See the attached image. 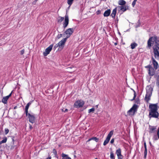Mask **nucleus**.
Here are the masks:
<instances>
[{
  "mask_svg": "<svg viewBox=\"0 0 159 159\" xmlns=\"http://www.w3.org/2000/svg\"><path fill=\"white\" fill-rule=\"evenodd\" d=\"M74 0H68L67 3L70 6L72 3L73 1Z\"/></svg>",
  "mask_w": 159,
  "mask_h": 159,
  "instance_id": "nucleus-29",
  "label": "nucleus"
},
{
  "mask_svg": "<svg viewBox=\"0 0 159 159\" xmlns=\"http://www.w3.org/2000/svg\"><path fill=\"white\" fill-rule=\"evenodd\" d=\"M30 129H32V127L31 126H30Z\"/></svg>",
  "mask_w": 159,
  "mask_h": 159,
  "instance_id": "nucleus-49",
  "label": "nucleus"
},
{
  "mask_svg": "<svg viewBox=\"0 0 159 159\" xmlns=\"http://www.w3.org/2000/svg\"><path fill=\"white\" fill-rule=\"evenodd\" d=\"M113 130H111L108 134L106 140L104 141L103 143V144L104 146L106 145L108 143L111 139V137L113 134Z\"/></svg>",
  "mask_w": 159,
  "mask_h": 159,
  "instance_id": "nucleus-6",
  "label": "nucleus"
},
{
  "mask_svg": "<svg viewBox=\"0 0 159 159\" xmlns=\"http://www.w3.org/2000/svg\"><path fill=\"white\" fill-rule=\"evenodd\" d=\"M149 144H150V145L151 146H152V144L151 143V142H149Z\"/></svg>",
  "mask_w": 159,
  "mask_h": 159,
  "instance_id": "nucleus-50",
  "label": "nucleus"
},
{
  "mask_svg": "<svg viewBox=\"0 0 159 159\" xmlns=\"http://www.w3.org/2000/svg\"><path fill=\"white\" fill-rule=\"evenodd\" d=\"M147 155V149H145L144 152V157L146 158Z\"/></svg>",
  "mask_w": 159,
  "mask_h": 159,
  "instance_id": "nucleus-31",
  "label": "nucleus"
},
{
  "mask_svg": "<svg viewBox=\"0 0 159 159\" xmlns=\"http://www.w3.org/2000/svg\"><path fill=\"white\" fill-rule=\"evenodd\" d=\"M74 157L75 158L76 157V156L75 155H74Z\"/></svg>",
  "mask_w": 159,
  "mask_h": 159,
  "instance_id": "nucleus-53",
  "label": "nucleus"
},
{
  "mask_svg": "<svg viewBox=\"0 0 159 159\" xmlns=\"http://www.w3.org/2000/svg\"><path fill=\"white\" fill-rule=\"evenodd\" d=\"M61 110L62 111H64L65 112H67L68 111V110L67 109H65V110L64 111L63 109H62Z\"/></svg>",
  "mask_w": 159,
  "mask_h": 159,
  "instance_id": "nucleus-46",
  "label": "nucleus"
},
{
  "mask_svg": "<svg viewBox=\"0 0 159 159\" xmlns=\"http://www.w3.org/2000/svg\"><path fill=\"white\" fill-rule=\"evenodd\" d=\"M110 158L111 159H115L114 154L112 151L110 152Z\"/></svg>",
  "mask_w": 159,
  "mask_h": 159,
  "instance_id": "nucleus-28",
  "label": "nucleus"
},
{
  "mask_svg": "<svg viewBox=\"0 0 159 159\" xmlns=\"http://www.w3.org/2000/svg\"><path fill=\"white\" fill-rule=\"evenodd\" d=\"M157 138L156 135H154L153 137V139L154 140H157Z\"/></svg>",
  "mask_w": 159,
  "mask_h": 159,
  "instance_id": "nucleus-40",
  "label": "nucleus"
},
{
  "mask_svg": "<svg viewBox=\"0 0 159 159\" xmlns=\"http://www.w3.org/2000/svg\"><path fill=\"white\" fill-rule=\"evenodd\" d=\"M11 92L9 95L6 96V97H4L2 100V102L4 103V104H7V101L9 98L10 97H11V95L12 94Z\"/></svg>",
  "mask_w": 159,
  "mask_h": 159,
  "instance_id": "nucleus-15",
  "label": "nucleus"
},
{
  "mask_svg": "<svg viewBox=\"0 0 159 159\" xmlns=\"http://www.w3.org/2000/svg\"><path fill=\"white\" fill-rule=\"evenodd\" d=\"M5 133L6 134H7L9 131V130L8 129H5Z\"/></svg>",
  "mask_w": 159,
  "mask_h": 159,
  "instance_id": "nucleus-34",
  "label": "nucleus"
},
{
  "mask_svg": "<svg viewBox=\"0 0 159 159\" xmlns=\"http://www.w3.org/2000/svg\"><path fill=\"white\" fill-rule=\"evenodd\" d=\"M137 45L138 44L135 43H132L130 45L131 48L132 49H134Z\"/></svg>",
  "mask_w": 159,
  "mask_h": 159,
  "instance_id": "nucleus-25",
  "label": "nucleus"
},
{
  "mask_svg": "<svg viewBox=\"0 0 159 159\" xmlns=\"http://www.w3.org/2000/svg\"><path fill=\"white\" fill-rule=\"evenodd\" d=\"M137 105L136 104H134L132 107L128 111L127 113L129 114V115H134L137 111Z\"/></svg>",
  "mask_w": 159,
  "mask_h": 159,
  "instance_id": "nucleus-4",
  "label": "nucleus"
},
{
  "mask_svg": "<svg viewBox=\"0 0 159 159\" xmlns=\"http://www.w3.org/2000/svg\"><path fill=\"white\" fill-rule=\"evenodd\" d=\"M144 147L145 149H147V146H146V142H144Z\"/></svg>",
  "mask_w": 159,
  "mask_h": 159,
  "instance_id": "nucleus-47",
  "label": "nucleus"
},
{
  "mask_svg": "<svg viewBox=\"0 0 159 159\" xmlns=\"http://www.w3.org/2000/svg\"><path fill=\"white\" fill-rule=\"evenodd\" d=\"M52 47L53 45L51 44L46 49L45 52H44L43 53L44 56H46L49 54L52 50Z\"/></svg>",
  "mask_w": 159,
  "mask_h": 159,
  "instance_id": "nucleus-13",
  "label": "nucleus"
},
{
  "mask_svg": "<svg viewBox=\"0 0 159 159\" xmlns=\"http://www.w3.org/2000/svg\"><path fill=\"white\" fill-rule=\"evenodd\" d=\"M117 157L118 159H123V157L122 155L118 156Z\"/></svg>",
  "mask_w": 159,
  "mask_h": 159,
  "instance_id": "nucleus-36",
  "label": "nucleus"
},
{
  "mask_svg": "<svg viewBox=\"0 0 159 159\" xmlns=\"http://www.w3.org/2000/svg\"><path fill=\"white\" fill-rule=\"evenodd\" d=\"M154 42L155 43V47L159 44V40H158L157 36L152 37L149 39L148 41V47L150 48Z\"/></svg>",
  "mask_w": 159,
  "mask_h": 159,
  "instance_id": "nucleus-1",
  "label": "nucleus"
},
{
  "mask_svg": "<svg viewBox=\"0 0 159 159\" xmlns=\"http://www.w3.org/2000/svg\"><path fill=\"white\" fill-rule=\"evenodd\" d=\"M69 21L68 16L66 13L65 16V20L63 24V27L64 28H65L69 24Z\"/></svg>",
  "mask_w": 159,
  "mask_h": 159,
  "instance_id": "nucleus-12",
  "label": "nucleus"
},
{
  "mask_svg": "<svg viewBox=\"0 0 159 159\" xmlns=\"http://www.w3.org/2000/svg\"><path fill=\"white\" fill-rule=\"evenodd\" d=\"M114 139H112L110 141L111 143V144L113 143L114 142Z\"/></svg>",
  "mask_w": 159,
  "mask_h": 159,
  "instance_id": "nucleus-44",
  "label": "nucleus"
},
{
  "mask_svg": "<svg viewBox=\"0 0 159 159\" xmlns=\"http://www.w3.org/2000/svg\"><path fill=\"white\" fill-rule=\"evenodd\" d=\"M152 90L153 89L150 86H148L147 87L146 94L145 97V99L147 102H148L150 99Z\"/></svg>",
  "mask_w": 159,
  "mask_h": 159,
  "instance_id": "nucleus-2",
  "label": "nucleus"
},
{
  "mask_svg": "<svg viewBox=\"0 0 159 159\" xmlns=\"http://www.w3.org/2000/svg\"><path fill=\"white\" fill-rule=\"evenodd\" d=\"M101 11L100 10H98V11H97L96 12V13L97 14V15H98V14H100L101 13Z\"/></svg>",
  "mask_w": 159,
  "mask_h": 159,
  "instance_id": "nucleus-43",
  "label": "nucleus"
},
{
  "mask_svg": "<svg viewBox=\"0 0 159 159\" xmlns=\"http://www.w3.org/2000/svg\"><path fill=\"white\" fill-rule=\"evenodd\" d=\"M64 17L61 16H59L57 18V22L58 23L61 22L64 19Z\"/></svg>",
  "mask_w": 159,
  "mask_h": 159,
  "instance_id": "nucleus-27",
  "label": "nucleus"
},
{
  "mask_svg": "<svg viewBox=\"0 0 159 159\" xmlns=\"http://www.w3.org/2000/svg\"><path fill=\"white\" fill-rule=\"evenodd\" d=\"M150 111H157L158 109L157 104H151L149 106Z\"/></svg>",
  "mask_w": 159,
  "mask_h": 159,
  "instance_id": "nucleus-8",
  "label": "nucleus"
},
{
  "mask_svg": "<svg viewBox=\"0 0 159 159\" xmlns=\"http://www.w3.org/2000/svg\"><path fill=\"white\" fill-rule=\"evenodd\" d=\"M2 143L1 142V141H0V144H1Z\"/></svg>",
  "mask_w": 159,
  "mask_h": 159,
  "instance_id": "nucleus-52",
  "label": "nucleus"
},
{
  "mask_svg": "<svg viewBox=\"0 0 159 159\" xmlns=\"http://www.w3.org/2000/svg\"><path fill=\"white\" fill-rule=\"evenodd\" d=\"M62 157H63L62 159H71L70 157H68L67 155H66L63 153L62 154Z\"/></svg>",
  "mask_w": 159,
  "mask_h": 159,
  "instance_id": "nucleus-24",
  "label": "nucleus"
},
{
  "mask_svg": "<svg viewBox=\"0 0 159 159\" xmlns=\"http://www.w3.org/2000/svg\"><path fill=\"white\" fill-rule=\"evenodd\" d=\"M116 153L117 156L121 155V149H120V148H119L118 149L116 150Z\"/></svg>",
  "mask_w": 159,
  "mask_h": 159,
  "instance_id": "nucleus-26",
  "label": "nucleus"
},
{
  "mask_svg": "<svg viewBox=\"0 0 159 159\" xmlns=\"http://www.w3.org/2000/svg\"><path fill=\"white\" fill-rule=\"evenodd\" d=\"M91 140H93L95 141L96 142H97L98 141L99 139L98 138H97L96 137H93L92 138H90L87 141V142H88Z\"/></svg>",
  "mask_w": 159,
  "mask_h": 159,
  "instance_id": "nucleus-22",
  "label": "nucleus"
},
{
  "mask_svg": "<svg viewBox=\"0 0 159 159\" xmlns=\"http://www.w3.org/2000/svg\"><path fill=\"white\" fill-rule=\"evenodd\" d=\"M126 4V2L124 0H120L118 1V4L120 5L123 6Z\"/></svg>",
  "mask_w": 159,
  "mask_h": 159,
  "instance_id": "nucleus-23",
  "label": "nucleus"
},
{
  "mask_svg": "<svg viewBox=\"0 0 159 159\" xmlns=\"http://www.w3.org/2000/svg\"><path fill=\"white\" fill-rule=\"evenodd\" d=\"M26 115V116H28L29 120L30 123H33L35 122V118L34 115L28 113Z\"/></svg>",
  "mask_w": 159,
  "mask_h": 159,
  "instance_id": "nucleus-7",
  "label": "nucleus"
},
{
  "mask_svg": "<svg viewBox=\"0 0 159 159\" xmlns=\"http://www.w3.org/2000/svg\"><path fill=\"white\" fill-rule=\"evenodd\" d=\"M111 13V10L110 9L107 10L104 13V16H108Z\"/></svg>",
  "mask_w": 159,
  "mask_h": 159,
  "instance_id": "nucleus-20",
  "label": "nucleus"
},
{
  "mask_svg": "<svg viewBox=\"0 0 159 159\" xmlns=\"http://www.w3.org/2000/svg\"><path fill=\"white\" fill-rule=\"evenodd\" d=\"M32 102H30L28 103L25 107V112L26 114L28 113V109L30 106Z\"/></svg>",
  "mask_w": 159,
  "mask_h": 159,
  "instance_id": "nucleus-19",
  "label": "nucleus"
},
{
  "mask_svg": "<svg viewBox=\"0 0 159 159\" xmlns=\"http://www.w3.org/2000/svg\"><path fill=\"white\" fill-rule=\"evenodd\" d=\"M66 40V38H64L58 43L59 45V48H60L61 49L63 48Z\"/></svg>",
  "mask_w": 159,
  "mask_h": 159,
  "instance_id": "nucleus-14",
  "label": "nucleus"
},
{
  "mask_svg": "<svg viewBox=\"0 0 159 159\" xmlns=\"http://www.w3.org/2000/svg\"><path fill=\"white\" fill-rule=\"evenodd\" d=\"M119 9V10H120L124 12L128 9V7L127 6H118L117 7Z\"/></svg>",
  "mask_w": 159,
  "mask_h": 159,
  "instance_id": "nucleus-16",
  "label": "nucleus"
},
{
  "mask_svg": "<svg viewBox=\"0 0 159 159\" xmlns=\"http://www.w3.org/2000/svg\"><path fill=\"white\" fill-rule=\"evenodd\" d=\"M145 67L148 68V74L152 76L154 75L155 72L154 69L150 65L146 66Z\"/></svg>",
  "mask_w": 159,
  "mask_h": 159,
  "instance_id": "nucleus-10",
  "label": "nucleus"
},
{
  "mask_svg": "<svg viewBox=\"0 0 159 159\" xmlns=\"http://www.w3.org/2000/svg\"><path fill=\"white\" fill-rule=\"evenodd\" d=\"M157 135L159 139V127L158 129V130L157 131Z\"/></svg>",
  "mask_w": 159,
  "mask_h": 159,
  "instance_id": "nucleus-45",
  "label": "nucleus"
},
{
  "mask_svg": "<svg viewBox=\"0 0 159 159\" xmlns=\"http://www.w3.org/2000/svg\"><path fill=\"white\" fill-rule=\"evenodd\" d=\"M25 52V50L23 49L20 51V53L21 55H23Z\"/></svg>",
  "mask_w": 159,
  "mask_h": 159,
  "instance_id": "nucleus-41",
  "label": "nucleus"
},
{
  "mask_svg": "<svg viewBox=\"0 0 159 159\" xmlns=\"http://www.w3.org/2000/svg\"><path fill=\"white\" fill-rule=\"evenodd\" d=\"M117 8L116 7L113 10L112 13L111 15V16L113 18H114L115 16Z\"/></svg>",
  "mask_w": 159,
  "mask_h": 159,
  "instance_id": "nucleus-21",
  "label": "nucleus"
},
{
  "mask_svg": "<svg viewBox=\"0 0 159 159\" xmlns=\"http://www.w3.org/2000/svg\"><path fill=\"white\" fill-rule=\"evenodd\" d=\"M51 157H47L46 158V159H51Z\"/></svg>",
  "mask_w": 159,
  "mask_h": 159,
  "instance_id": "nucleus-48",
  "label": "nucleus"
},
{
  "mask_svg": "<svg viewBox=\"0 0 159 159\" xmlns=\"http://www.w3.org/2000/svg\"><path fill=\"white\" fill-rule=\"evenodd\" d=\"M150 133H152L154 132V131L157 129L156 127L149 125V127Z\"/></svg>",
  "mask_w": 159,
  "mask_h": 159,
  "instance_id": "nucleus-18",
  "label": "nucleus"
},
{
  "mask_svg": "<svg viewBox=\"0 0 159 159\" xmlns=\"http://www.w3.org/2000/svg\"><path fill=\"white\" fill-rule=\"evenodd\" d=\"M7 141V138L6 137H5L3 140L1 141V142L2 143H5Z\"/></svg>",
  "mask_w": 159,
  "mask_h": 159,
  "instance_id": "nucleus-32",
  "label": "nucleus"
},
{
  "mask_svg": "<svg viewBox=\"0 0 159 159\" xmlns=\"http://www.w3.org/2000/svg\"><path fill=\"white\" fill-rule=\"evenodd\" d=\"M114 44L115 45H116L117 44V43H115Z\"/></svg>",
  "mask_w": 159,
  "mask_h": 159,
  "instance_id": "nucleus-51",
  "label": "nucleus"
},
{
  "mask_svg": "<svg viewBox=\"0 0 159 159\" xmlns=\"http://www.w3.org/2000/svg\"><path fill=\"white\" fill-rule=\"evenodd\" d=\"M137 1V0H134L133 2L132 3V5L133 7H134Z\"/></svg>",
  "mask_w": 159,
  "mask_h": 159,
  "instance_id": "nucleus-33",
  "label": "nucleus"
},
{
  "mask_svg": "<svg viewBox=\"0 0 159 159\" xmlns=\"http://www.w3.org/2000/svg\"><path fill=\"white\" fill-rule=\"evenodd\" d=\"M158 115L159 113L157 111H150L149 113L150 118L151 117L157 118Z\"/></svg>",
  "mask_w": 159,
  "mask_h": 159,
  "instance_id": "nucleus-11",
  "label": "nucleus"
},
{
  "mask_svg": "<svg viewBox=\"0 0 159 159\" xmlns=\"http://www.w3.org/2000/svg\"><path fill=\"white\" fill-rule=\"evenodd\" d=\"M95 159H98L97 158H96Z\"/></svg>",
  "mask_w": 159,
  "mask_h": 159,
  "instance_id": "nucleus-54",
  "label": "nucleus"
},
{
  "mask_svg": "<svg viewBox=\"0 0 159 159\" xmlns=\"http://www.w3.org/2000/svg\"><path fill=\"white\" fill-rule=\"evenodd\" d=\"M159 44L155 47H153L154 55L155 58L157 59H159Z\"/></svg>",
  "mask_w": 159,
  "mask_h": 159,
  "instance_id": "nucleus-5",
  "label": "nucleus"
},
{
  "mask_svg": "<svg viewBox=\"0 0 159 159\" xmlns=\"http://www.w3.org/2000/svg\"><path fill=\"white\" fill-rule=\"evenodd\" d=\"M157 84L158 86H159V76H158L157 79Z\"/></svg>",
  "mask_w": 159,
  "mask_h": 159,
  "instance_id": "nucleus-38",
  "label": "nucleus"
},
{
  "mask_svg": "<svg viewBox=\"0 0 159 159\" xmlns=\"http://www.w3.org/2000/svg\"><path fill=\"white\" fill-rule=\"evenodd\" d=\"M74 32V30L72 28H69L65 32V33L66 35V37L65 38H69L72 34Z\"/></svg>",
  "mask_w": 159,
  "mask_h": 159,
  "instance_id": "nucleus-9",
  "label": "nucleus"
},
{
  "mask_svg": "<svg viewBox=\"0 0 159 159\" xmlns=\"http://www.w3.org/2000/svg\"><path fill=\"white\" fill-rule=\"evenodd\" d=\"M53 153L55 155H56L57 154V152L56 150L55 149H53Z\"/></svg>",
  "mask_w": 159,
  "mask_h": 159,
  "instance_id": "nucleus-37",
  "label": "nucleus"
},
{
  "mask_svg": "<svg viewBox=\"0 0 159 159\" xmlns=\"http://www.w3.org/2000/svg\"><path fill=\"white\" fill-rule=\"evenodd\" d=\"M62 34H58L57 36V38L58 39H59L61 37H62Z\"/></svg>",
  "mask_w": 159,
  "mask_h": 159,
  "instance_id": "nucleus-39",
  "label": "nucleus"
},
{
  "mask_svg": "<svg viewBox=\"0 0 159 159\" xmlns=\"http://www.w3.org/2000/svg\"><path fill=\"white\" fill-rule=\"evenodd\" d=\"M95 110V108L94 107L92 108L91 109H90L89 110V113L91 112H93Z\"/></svg>",
  "mask_w": 159,
  "mask_h": 159,
  "instance_id": "nucleus-30",
  "label": "nucleus"
},
{
  "mask_svg": "<svg viewBox=\"0 0 159 159\" xmlns=\"http://www.w3.org/2000/svg\"><path fill=\"white\" fill-rule=\"evenodd\" d=\"M84 102L82 100H77L75 102L74 107L76 108L82 107L84 104Z\"/></svg>",
  "mask_w": 159,
  "mask_h": 159,
  "instance_id": "nucleus-3",
  "label": "nucleus"
},
{
  "mask_svg": "<svg viewBox=\"0 0 159 159\" xmlns=\"http://www.w3.org/2000/svg\"><path fill=\"white\" fill-rule=\"evenodd\" d=\"M152 60L154 68L156 70L158 68V63L153 57H152Z\"/></svg>",
  "mask_w": 159,
  "mask_h": 159,
  "instance_id": "nucleus-17",
  "label": "nucleus"
},
{
  "mask_svg": "<svg viewBox=\"0 0 159 159\" xmlns=\"http://www.w3.org/2000/svg\"><path fill=\"white\" fill-rule=\"evenodd\" d=\"M134 97L131 100V101L133 100L136 96V94L134 90Z\"/></svg>",
  "mask_w": 159,
  "mask_h": 159,
  "instance_id": "nucleus-42",
  "label": "nucleus"
},
{
  "mask_svg": "<svg viewBox=\"0 0 159 159\" xmlns=\"http://www.w3.org/2000/svg\"><path fill=\"white\" fill-rule=\"evenodd\" d=\"M58 47L59 48V45L58 43L57 44L55 45V46L54 47V48L55 49H56Z\"/></svg>",
  "mask_w": 159,
  "mask_h": 159,
  "instance_id": "nucleus-35",
  "label": "nucleus"
}]
</instances>
